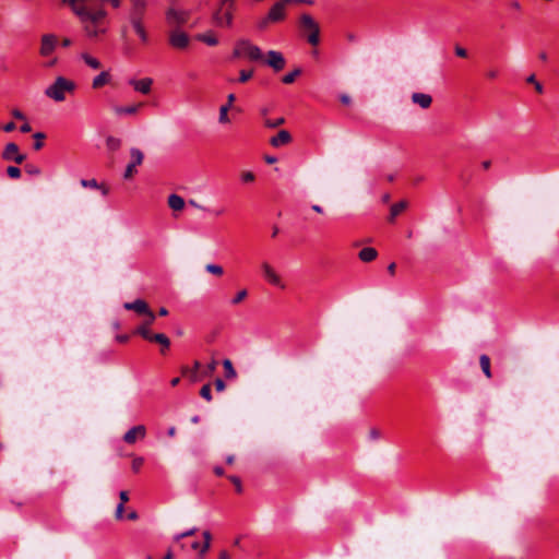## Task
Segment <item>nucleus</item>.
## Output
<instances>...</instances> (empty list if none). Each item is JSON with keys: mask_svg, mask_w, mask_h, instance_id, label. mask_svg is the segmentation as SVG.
Masks as SVG:
<instances>
[{"mask_svg": "<svg viewBox=\"0 0 559 559\" xmlns=\"http://www.w3.org/2000/svg\"><path fill=\"white\" fill-rule=\"evenodd\" d=\"M75 15L79 17L86 37L96 38L107 33L108 27L105 23L107 11L105 9L75 10Z\"/></svg>", "mask_w": 559, "mask_h": 559, "instance_id": "1", "label": "nucleus"}, {"mask_svg": "<svg viewBox=\"0 0 559 559\" xmlns=\"http://www.w3.org/2000/svg\"><path fill=\"white\" fill-rule=\"evenodd\" d=\"M146 5V0H132L128 16L130 24L142 43H147L148 40V35L144 27Z\"/></svg>", "mask_w": 559, "mask_h": 559, "instance_id": "2", "label": "nucleus"}, {"mask_svg": "<svg viewBox=\"0 0 559 559\" xmlns=\"http://www.w3.org/2000/svg\"><path fill=\"white\" fill-rule=\"evenodd\" d=\"M75 87L73 81L64 76H57L53 83L46 87L45 95L57 103H61L66 99L68 93L74 92Z\"/></svg>", "mask_w": 559, "mask_h": 559, "instance_id": "3", "label": "nucleus"}, {"mask_svg": "<svg viewBox=\"0 0 559 559\" xmlns=\"http://www.w3.org/2000/svg\"><path fill=\"white\" fill-rule=\"evenodd\" d=\"M233 56L235 58H247L250 61H259L263 58V53L260 47L252 44L248 39H239L236 43Z\"/></svg>", "mask_w": 559, "mask_h": 559, "instance_id": "4", "label": "nucleus"}, {"mask_svg": "<svg viewBox=\"0 0 559 559\" xmlns=\"http://www.w3.org/2000/svg\"><path fill=\"white\" fill-rule=\"evenodd\" d=\"M300 27L307 36V41L312 46H318L320 43V26L310 14L304 13L300 15Z\"/></svg>", "mask_w": 559, "mask_h": 559, "instance_id": "5", "label": "nucleus"}, {"mask_svg": "<svg viewBox=\"0 0 559 559\" xmlns=\"http://www.w3.org/2000/svg\"><path fill=\"white\" fill-rule=\"evenodd\" d=\"M293 3V0H278L276 1L267 12V20L272 23H278L286 19L287 5Z\"/></svg>", "mask_w": 559, "mask_h": 559, "instance_id": "6", "label": "nucleus"}, {"mask_svg": "<svg viewBox=\"0 0 559 559\" xmlns=\"http://www.w3.org/2000/svg\"><path fill=\"white\" fill-rule=\"evenodd\" d=\"M123 308L126 310H133L139 314L148 317V323H153L155 321V314L143 299H135L134 301L124 302Z\"/></svg>", "mask_w": 559, "mask_h": 559, "instance_id": "7", "label": "nucleus"}, {"mask_svg": "<svg viewBox=\"0 0 559 559\" xmlns=\"http://www.w3.org/2000/svg\"><path fill=\"white\" fill-rule=\"evenodd\" d=\"M213 21L218 27H231L234 23V10L218 7L213 13Z\"/></svg>", "mask_w": 559, "mask_h": 559, "instance_id": "8", "label": "nucleus"}, {"mask_svg": "<svg viewBox=\"0 0 559 559\" xmlns=\"http://www.w3.org/2000/svg\"><path fill=\"white\" fill-rule=\"evenodd\" d=\"M261 271L263 277L267 283L282 289L285 287L281 276L276 273L275 269L269 262L264 261L261 263Z\"/></svg>", "mask_w": 559, "mask_h": 559, "instance_id": "9", "label": "nucleus"}, {"mask_svg": "<svg viewBox=\"0 0 559 559\" xmlns=\"http://www.w3.org/2000/svg\"><path fill=\"white\" fill-rule=\"evenodd\" d=\"M130 157H131V160L127 165L124 174H123L124 179H129L133 176V174L136 171L135 167L142 164L144 155L141 150H139L136 147H132L130 150Z\"/></svg>", "mask_w": 559, "mask_h": 559, "instance_id": "10", "label": "nucleus"}, {"mask_svg": "<svg viewBox=\"0 0 559 559\" xmlns=\"http://www.w3.org/2000/svg\"><path fill=\"white\" fill-rule=\"evenodd\" d=\"M190 38L187 33L176 28L169 34V44L177 49H185L189 46Z\"/></svg>", "mask_w": 559, "mask_h": 559, "instance_id": "11", "label": "nucleus"}, {"mask_svg": "<svg viewBox=\"0 0 559 559\" xmlns=\"http://www.w3.org/2000/svg\"><path fill=\"white\" fill-rule=\"evenodd\" d=\"M58 39L53 34H45L40 39L39 53L43 57H49L57 48Z\"/></svg>", "mask_w": 559, "mask_h": 559, "instance_id": "12", "label": "nucleus"}, {"mask_svg": "<svg viewBox=\"0 0 559 559\" xmlns=\"http://www.w3.org/2000/svg\"><path fill=\"white\" fill-rule=\"evenodd\" d=\"M128 83H129V85H131L133 87V90L135 92L146 95V94H150L152 91L153 79H151V78H143L140 80L130 79L128 81Z\"/></svg>", "mask_w": 559, "mask_h": 559, "instance_id": "13", "label": "nucleus"}, {"mask_svg": "<svg viewBox=\"0 0 559 559\" xmlns=\"http://www.w3.org/2000/svg\"><path fill=\"white\" fill-rule=\"evenodd\" d=\"M166 19L169 24L181 25L188 21V12L170 8L166 12Z\"/></svg>", "mask_w": 559, "mask_h": 559, "instance_id": "14", "label": "nucleus"}, {"mask_svg": "<svg viewBox=\"0 0 559 559\" xmlns=\"http://www.w3.org/2000/svg\"><path fill=\"white\" fill-rule=\"evenodd\" d=\"M266 64L275 71H281L285 67V58L280 51L270 50L267 51Z\"/></svg>", "mask_w": 559, "mask_h": 559, "instance_id": "15", "label": "nucleus"}, {"mask_svg": "<svg viewBox=\"0 0 559 559\" xmlns=\"http://www.w3.org/2000/svg\"><path fill=\"white\" fill-rule=\"evenodd\" d=\"M146 435V429L143 425H138L130 428L123 436V441L126 443L132 444L138 438L143 439Z\"/></svg>", "mask_w": 559, "mask_h": 559, "instance_id": "16", "label": "nucleus"}, {"mask_svg": "<svg viewBox=\"0 0 559 559\" xmlns=\"http://www.w3.org/2000/svg\"><path fill=\"white\" fill-rule=\"evenodd\" d=\"M235 99H236L235 95L234 94H229L227 96V103L219 107L218 122L221 124H227V123L230 122V119H229V116H228V111L231 108Z\"/></svg>", "mask_w": 559, "mask_h": 559, "instance_id": "17", "label": "nucleus"}, {"mask_svg": "<svg viewBox=\"0 0 559 559\" xmlns=\"http://www.w3.org/2000/svg\"><path fill=\"white\" fill-rule=\"evenodd\" d=\"M292 141V135L287 130H281L275 136L270 140V143L274 147H281L288 144Z\"/></svg>", "mask_w": 559, "mask_h": 559, "instance_id": "18", "label": "nucleus"}, {"mask_svg": "<svg viewBox=\"0 0 559 559\" xmlns=\"http://www.w3.org/2000/svg\"><path fill=\"white\" fill-rule=\"evenodd\" d=\"M412 102L418 105L420 108L427 109L432 103V97L426 93H413Z\"/></svg>", "mask_w": 559, "mask_h": 559, "instance_id": "19", "label": "nucleus"}, {"mask_svg": "<svg viewBox=\"0 0 559 559\" xmlns=\"http://www.w3.org/2000/svg\"><path fill=\"white\" fill-rule=\"evenodd\" d=\"M141 107H142V104H134V105H130V106H116V107H114V112L117 116L135 115Z\"/></svg>", "mask_w": 559, "mask_h": 559, "instance_id": "20", "label": "nucleus"}, {"mask_svg": "<svg viewBox=\"0 0 559 559\" xmlns=\"http://www.w3.org/2000/svg\"><path fill=\"white\" fill-rule=\"evenodd\" d=\"M185 204L183 198L179 194L173 193L168 197V206L174 211H181Z\"/></svg>", "mask_w": 559, "mask_h": 559, "instance_id": "21", "label": "nucleus"}, {"mask_svg": "<svg viewBox=\"0 0 559 559\" xmlns=\"http://www.w3.org/2000/svg\"><path fill=\"white\" fill-rule=\"evenodd\" d=\"M377 254L378 253H377L376 249H373L371 247H366L359 251L358 257L364 262H371L377 258Z\"/></svg>", "mask_w": 559, "mask_h": 559, "instance_id": "22", "label": "nucleus"}, {"mask_svg": "<svg viewBox=\"0 0 559 559\" xmlns=\"http://www.w3.org/2000/svg\"><path fill=\"white\" fill-rule=\"evenodd\" d=\"M110 80V75L107 71H102L99 74H97L92 82L93 88H99L104 85H106Z\"/></svg>", "mask_w": 559, "mask_h": 559, "instance_id": "23", "label": "nucleus"}, {"mask_svg": "<svg viewBox=\"0 0 559 559\" xmlns=\"http://www.w3.org/2000/svg\"><path fill=\"white\" fill-rule=\"evenodd\" d=\"M17 151H19V146L15 143L10 142L5 145V147L2 152V158L4 160H13V157L15 156Z\"/></svg>", "mask_w": 559, "mask_h": 559, "instance_id": "24", "label": "nucleus"}, {"mask_svg": "<svg viewBox=\"0 0 559 559\" xmlns=\"http://www.w3.org/2000/svg\"><path fill=\"white\" fill-rule=\"evenodd\" d=\"M80 58L85 62L87 67H90L93 70H97L102 66L100 61L97 58L91 56L87 52L81 53Z\"/></svg>", "mask_w": 559, "mask_h": 559, "instance_id": "25", "label": "nucleus"}, {"mask_svg": "<svg viewBox=\"0 0 559 559\" xmlns=\"http://www.w3.org/2000/svg\"><path fill=\"white\" fill-rule=\"evenodd\" d=\"M197 39L206 44L207 46H216L218 44V40L213 32L199 34Z\"/></svg>", "mask_w": 559, "mask_h": 559, "instance_id": "26", "label": "nucleus"}, {"mask_svg": "<svg viewBox=\"0 0 559 559\" xmlns=\"http://www.w3.org/2000/svg\"><path fill=\"white\" fill-rule=\"evenodd\" d=\"M407 207L406 201H400L391 206L389 219L393 222L395 217Z\"/></svg>", "mask_w": 559, "mask_h": 559, "instance_id": "27", "label": "nucleus"}, {"mask_svg": "<svg viewBox=\"0 0 559 559\" xmlns=\"http://www.w3.org/2000/svg\"><path fill=\"white\" fill-rule=\"evenodd\" d=\"M153 323H148V319L142 324L140 325L138 329H136V333L139 335H141L143 338L145 340H151L152 337V333L150 332V326L152 325Z\"/></svg>", "mask_w": 559, "mask_h": 559, "instance_id": "28", "label": "nucleus"}, {"mask_svg": "<svg viewBox=\"0 0 559 559\" xmlns=\"http://www.w3.org/2000/svg\"><path fill=\"white\" fill-rule=\"evenodd\" d=\"M479 364H480L481 370L485 373V376L487 378H490L491 377V371H490V359H489V357L487 355H481L480 358H479Z\"/></svg>", "mask_w": 559, "mask_h": 559, "instance_id": "29", "label": "nucleus"}, {"mask_svg": "<svg viewBox=\"0 0 559 559\" xmlns=\"http://www.w3.org/2000/svg\"><path fill=\"white\" fill-rule=\"evenodd\" d=\"M150 341L159 343L164 348H168L170 345L169 338L163 333L152 334Z\"/></svg>", "mask_w": 559, "mask_h": 559, "instance_id": "30", "label": "nucleus"}, {"mask_svg": "<svg viewBox=\"0 0 559 559\" xmlns=\"http://www.w3.org/2000/svg\"><path fill=\"white\" fill-rule=\"evenodd\" d=\"M223 366H224V369H225V376L226 378L228 379H234L236 378L237 373L234 369V366L231 364V361L229 359H225L223 361Z\"/></svg>", "mask_w": 559, "mask_h": 559, "instance_id": "31", "label": "nucleus"}, {"mask_svg": "<svg viewBox=\"0 0 559 559\" xmlns=\"http://www.w3.org/2000/svg\"><path fill=\"white\" fill-rule=\"evenodd\" d=\"M284 122H285V119L283 117H278L276 119L264 118L263 123L266 128L274 129V128L282 126Z\"/></svg>", "mask_w": 559, "mask_h": 559, "instance_id": "32", "label": "nucleus"}, {"mask_svg": "<svg viewBox=\"0 0 559 559\" xmlns=\"http://www.w3.org/2000/svg\"><path fill=\"white\" fill-rule=\"evenodd\" d=\"M301 73L300 69H295L294 71L285 74L282 79L283 83L285 84H292L295 79Z\"/></svg>", "mask_w": 559, "mask_h": 559, "instance_id": "33", "label": "nucleus"}, {"mask_svg": "<svg viewBox=\"0 0 559 559\" xmlns=\"http://www.w3.org/2000/svg\"><path fill=\"white\" fill-rule=\"evenodd\" d=\"M106 144L109 150L116 151L120 147L121 141L118 138L115 136H108L106 140Z\"/></svg>", "mask_w": 559, "mask_h": 559, "instance_id": "34", "label": "nucleus"}, {"mask_svg": "<svg viewBox=\"0 0 559 559\" xmlns=\"http://www.w3.org/2000/svg\"><path fill=\"white\" fill-rule=\"evenodd\" d=\"M204 543L201 546V555H204L209 548L211 543V533L209 531L203 532Z\"/></svg>", "mask_w": 559, "mask_h": 559, "instance_id": "35", "label": "nucleus"}, {"mask_svg": "<svg viewBox=\"0 0 559 559\" xmlns=\"http://www.w3.org/2000/svg\"><path fill=\"white\" fill-rule=\"evenodd\" d=\"M205 270L211 273V274H214V275H217V276H221L223 274V267L218 264H207L205 266Z\"/></svg>", "mask_w": 559, "mask_h": 559, "instance_id": "36", "label": "nucleus"}, {"mask_svg": "<svg viewBox=\"0 0 559 559\" xmlns=\"http://www.w3.org/2000/svg\"><path fill=\"white\" fill-rule=\"evenodd\" d=\"M200 395L207 402L212 401L211 385L204 384L200 390Z\"/></svg>", "mask_w": 559, "mask_h": 559, "instance_id": "37", "label": "nucleus"}, {"mask_svg": "<svg viewBox=\"0 0 559 559\" xmlns=\"http://www.w3.org/2000/svg\"><path fill=\"white\" fill-rule=\"evenodd\" d=\"M7 174L12 179H19L21 177V170L16 166H9L7 168Z\"/></svg>", "mask_w": 559, "mask_h": 559, "instance_id": "38", "label": "nucleus"}, {"mask_svg": "<svg viewBox=\"0 0 559 559\" xmlns=\"http://www.w3.org/2000/svg\"><path fill=\"white\" fill-rule=\"evenodd\" d=\"M253 75V71L252 70H241L239 72V79H238V82L240 83H245L247 81H249Z\"/></svg>", "mask_w": 559, "mask_h": 559, "instance_id": "39", "label": "nucleus"}, {"mask_svg": "<svg viewBox=\"0 0 559 559\" xmlns=\"http://www.w3.org/2000/svg\"><path fill=\"white\" fill-rule=\"evenodd\" d=\"M44 138H45V134H44V133H41V132H36V133L34 134L35 143H34V145H33V146H34V148H35V150H37V151H38V150H40V148L43 147V145H44V143H43V139H44Z\"/></svg>", "mask_w": 559, "mask_h": 559, "instance_id": "40", "label": "nucleus"}, {"mask_svg": "<svg viewBox=\"0 0 559 559\" xmlns=\"http://www.w3.org/2000/svg\"><path fill=\"white\" fill-rule=\"evenodd\" d=\"M81 186L84 188H93V189L100 188L95 179H82Z\"/></svg>", "mask_w": 559, "mask_h": 559, "instance_id": "41", "label": "nucleus"}, {"mask_svg": "<svg viewBox=\"0 0 559 559\" xmlns=\"http://www.w3.org/2000/svg\"><path fill=\"white\" fill-rule=\"evenodd\" d=\"M247 295H248L247 290L246 289H241L233 298L231 304L233 305H237V304L241 302L247 297Z\"/></svg>", "mask_w": 559, "mask_h": 559, "instance_id": "42", "label": "nucleus"}, {"mask_svg": "<svg viewBox=\"0 0 559 559\" xmlns=\"http://www.w3.org/2000/svg\"><path fill=\"white\" fill-rule=\"evenodd\" d=\"M272 23L271 20H267V14L260 19L258 22H257V28L260 29V31H263L265 28H267V26Z\"/></svg>", "mask_w": 559, "mask_h": 559, "instance_id": "43", "label": "nucleus"}, {"mask_svg": "<svg viewBox=\"0 0 559 559\" xmlns=\"http://www.w3.org/2000/svg\"><path fill=\"white\" fill-rule=\"evenodd\" d=\"M195 532H197V528H195V527H192V528H190V530H188V531H186V532H182V533H180V534H177V535L175 536V540H177V542H178V540H180V539H182V538H185V537L191 536V535H193Z\"/></svg>", "mask_w": 559, "mask_h": 559, "instance_id": "44", "label": "nucleus"}, {"mask_svg": "<svg viewBox=\"0 0 559 559\" xmlns=\"http://www.w3.org/2000/svg\"><path fill=\"white\" fill-rule=\"evenodd\" d=\"M143 462H144L143 457H135L132 461V469H133V472L138 473L141 469V467L143 465Z\"/></svg>", "mask_w": 559, "mask_h": 559, "instance_id": "45", "label": "nucleus"}, {"mask_svg": "<svg viewBox=\"0 0 559 559\" xmlns=\"http://www.w3.org/2000/svg\"><path fill=\"white\" fill-rule=\"evenodd\" d=\"M25 170H26V173H27V174H29V175H32V176H38V175H40V173H41V171H40V168H39V167H37V166H34V165H27V166L25 167Z\"/></svg>", "mask_w": 559, "mask_h": 559, "instance_id": "46", "label": "nucleus"}, {"mask_svg": "<svg viewBox=\"0 0 559 559\" xmlns=\"http://www.w3.org/2000/svg\"><path fill=\"white\" fill-rule=\"evenodd\" d=\"M218 7L235 10V0H221Z\"/></svg>", "mask_w": 559, "mask_h": 559, "instance_id": "47", "label": "nucleus"}, {"mask_svg": "<svg viewBox=\"0 0 559 559\" xmlns=\"http://www.w3.org/2000/svg\"><path fill=\"white\" fill-rule=\"evenodd\" d=\"M230 481L235 485L236 487V490L238 492H241L242 491V486H241V481H240V478L237 477V476H230L229 477Z\"/></svg>", "mask_w": 559, "mask_h": 559, "instance_id": "48", "label": "nucleus"}, {"mask_svg": "<svg viewBox=\"0 0 559 559\" xmlns=\"http://www.w3.org/2000/svg\"><path fill=\"white\" fill-rule=\"evenodd\" d=\"M241 180L243 182H252L254 180V175L253 173L251 171H245L242 175H241Z\"/></svg>", "mask_w": 559, "mask_h": 559, "instance_id": "49", "label": "nucleus"}, {"mask_svg": "<svg viewBox=\"0 0 559 559\" xmlns=\"http://www.w3.org/2000/svg\"><path fill=\"white\" fill-rule=\"evenodd\" d=\"M499 75V71L497 69H488L486 71V76L490 80L497 79Z\"/></svg>", "mask_w": 559, "mask_h": 559, "instance_id": "50", "label": "nucleus"}, {"mask_svg": "<svg viewBox=\"0 0 559 559\" xmlns=\"http://www.w3.org/2000/svg\"><path fill=\"white\" fill-rule=\"evenodd\" d=\"M215 389L218 391V392H222L225 390V382L221 379V378H217L215 380Z\"/></svg>", "mask_w": 559, "mask_h": 559, "instance_id": "51", "label": "nucleus"}, {"mask_svg": "<svg viewBox=\"0 0 559 559\" xmlns=\"http://www.w3.org/2000/svg\"><path fill=\"white\" fill-rule=\"evenodd\" d=\"M26 158V155L20 153V151H17V153L15 154V156L13 157V162H15L16 164H22Z\"/></svg>", "mask_w": 559, "mask_h": 559, "instance_id": "52", "label": "nucleus"}, {"mask_svg": "<svg viewBox=\"0 0 559 559\" xmlns=\"http://www.w3.org/2000/svg\"><path fill=\"white\" fill-rule=\"evenodd\" d=\"M455 53H456V56H459L461 58H465L467 56L466 49L461 46L455 47Z\"/></svg>", "mask_w": 559, "mask_h": 559, "instance_id": "53", "label": "nucleus"}, {"mask_svg": "<svg viewBox=\"0 0 559 559\" xmlns=\"http://www.w3.org/2000/svg\"><path fill=\"white\" fill-rule=\"evenodd\" d=\"M123 506H124V504H122V503H119V504L117 506V509H116V518H117L118 520L122 519V516H123Z\"/></svg>", "mask_w": 559, "mask_h": 559, "instance_id": "54", "label": "nucleus"}, {"mask_svg": "<svg viewBox=\"0 0 559 559\" xmlns=\"http://www.w3.org/2000/svg\"><path fill=\"white\" fill-rule=\"evenodd\" d=\"M206 212L211 213V214H213L215 216H221V215H223L225 213V210L223 207H221V209H213V210L209 209V211H206Z\"/></svg>", "mask_w": 559, "mask_h": 559, "instance_id": "55", "label": "nucleus"}, {"mask_svg": "<svg viewBox=\"0 0 559 559\" xmlns=\"http://www.w3.org/2000/svg\"><path fill=\"white\" fill-rule=\"evenodd\" d=\"M119 498H120V503H122V504H124L126 502L129 501L128 492L124 490L120 491Z\"/></svg>", "mask_w": 559, "mask_h": 559, "instance_id": "56", "label": "nucleus"}, {"mask_svg": "<svg viewBox=\"0 0 559 559\" xmlns=\"http://www.w3.org/2000/svg\"><path fill=\"white\" fill-rule=\"evenodd\" d=\"M189 203H190L193 207H195V209H198V210H201V211H203V212L209 211V207H205V206H203V205H201V204L197 203V202H195V201H193V200H190V201H189Z\"/></svg>", "mask_w": 559, "mask_h": 559, "instance_id": "57", "label": "nucleus"}, {"mask_svg": "<svg viewBox=\"0 0 559 559\" xmlns=\"http://www.w3.org/2000/svg\"><path fill=\"white\" fill-rule=\"evenodd\" d=\"M14 129H15V123H14V122H12V121L8 122V123L3 127V130H4L5 132H11V131H13Z\"/></svg>", "mask_w": 559, "mask_h": 559, "instance_id": "58", "label": "nucleus"}, {"mask_svg": "<svg viewBox=\"0 0 559 559\" xmlns=\"http://www.w3.org/2000/svg\"><path fill=\"white\" fill-rule=\"evenodd\" d=\"M12 115H13V117H14V118H16V119H25L24 114H23L22 111H20L19 109H14V110L12 111Z\"/></svg>", "mask_w": 559, "mask_h": 559, "instance_id": "59", "label": "nucleus"}, {"mask_svg": "<svg viewBox=\"0 0 559 559\" xmlns=\"http://www.w3.org/2000/svg\"><path fill=\"white\" fill-rule=\"evenodd\" d=\"M20 130L23 133H27V132H29L32 130V128H31V124L28 122H26V123L21 126Z\"/></svg>", "mask_w": 559, "mask_h": 559, "instance_id": "60", "label": "nucleus"}, {"mask_svg": "<svg viewBox=\"0 0 559 559\" xmlns=\"http://www.w3.org/2000/svg\"><path fill=\"white\" fill-rule=\"evenodd\" d=\"M217 367V362L215 360H212L209 365H207V371L211 373L213 372Z\"/></svg>", "mask_w": 559, "mask_h": 559, "instance_id": "61", "label": "nucleus"}, {"mask_svg": "<svg viewBox=\"0 0 559 559\" xmlns=\"http://www.w3.org/2000/svg\"><path fill=\"white\" fill-rule=\"evenodd\" d=\"M269 108L267 107H263L260 109V115L262 117V119L264 120V118H269L267 115H269Z\"/></svg>", "mask_w": 559, "mask_h": 559, "instance_id": "62", "label": "nucleus"}, {"mask_svg": "<svg viewBox=\"0 0 559 559\" xmlns=\"http://www.w3.org/2000/svg\"><path fill=\"white\" fill-rule=\"evenodd\" d=\"M127 518L131 521H134L138 519V513L135 511H131L128 513Z\"/></svg>", "mask_w": 559, "mask_h": 559, "instance_id": "63", "label": "nucleus"}, {"mask_svg": "<svg viewBox=\"0 0 559 559\" xmlns=\"http://www.w3.org/2000/svg\"><path fill=\"white\" fill-rule=\"evenodd\" d=\"M219 559H231L227 551H222L219 554Z\"/></svg>", "mask_w": 559, "mask_h": 559, "instance_id": "64", "label": "nucleus"}]
</instances>
